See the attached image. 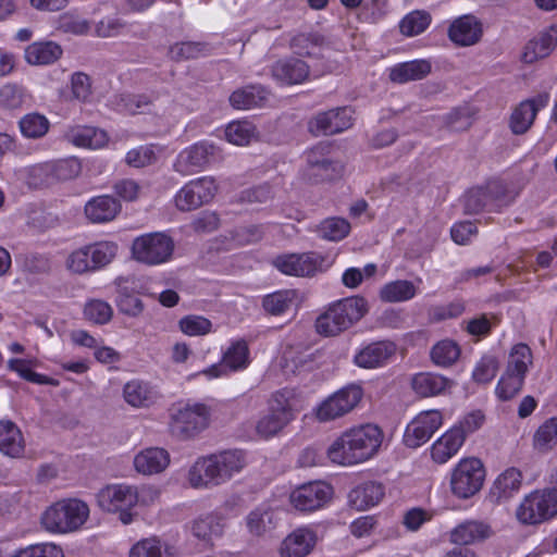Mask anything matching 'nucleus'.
Masks as SVG:
<instances>
[{
	"label": "nucleus",
	"instance_id": "f257e3e1",
	"mask_svg": "<svg viewBox=\"0 0 557 557\" xmlns=\"http://www.w3.org/2000/svg\"><path fill=\"white\" fill-rule=\"evenodd\" d=\"M382 432L373 424H366L344 432L327 449L334 463L352 466L370 459L382 444Z\"/></svg>",
	"mask_w": 557,
	"mask_h": 557
},
{
	"label": "nucleus",
	"instance_id": "f03ea898",
	"mask_svg": "<svg viewBox=\"0 0 557 557\" xmlns=\"http://www.w3.org/2000/svg\"><path fill=\"white\" fill-rule=\"evenodd\" d=\"M367 311V301L362 297L338 300L319 315L315 321L317 332L324 336H336L359 321Z\"/></svg>",
	"mask_w": 557,
	"mask_h": 557
},
{
	"label": "nucleus",
	"instance_id": "7ed1b4c3",
	"mask_svg": "<svg viewBox=\"0 0 557 557\" xmlns=\"http://www.w3.org/2000/svg\"><path fill=\"white\" fill-rule=\"evenodd\" d=\"M89 507L76 498L63 499L50 506L42 515L44 527L57 533L77 531L88 519Z\"/></svg>",
	"mask_w": 557,
	"mask_h": 557
},
{
	"label": "nucleus",
	"instance_id": "20e7f679",
	"mask_svg": "<svg viewBox=\"0 0 557 557\" xmlns=\"http://www.w3.org/2000/svg\"><path fill=\"white\" fill-rule=\"evenodd\" d=\"M557 516V487L537 490L524 497L517 518L524 524H539Z\"/></svg>",
	"mask_w": 557,
	"mask_h": 557
},
{
	"label": "nucleus",
	"instance_id": "39448f33",
	"mask_svg": "<svg viewBox=\"0 0 557 557\" xmlns=\"http://www.w3.org/2000/svg\"><path fill=\"white\" fill-rule=\"evenodd\" d=\"M210 408L200 403L186 404L171 417L170 431L178 440H189L206 430L210 422Z\"/></svg>",
	"mask_w": 557,
	"mask_h": 557
},
{
	"label": "nucleus",
	"instance_id": "423d86ee",
	"mask_svg": "<svg viewBox=\"0 0 557 557\" xmlns=\"http://www.w3.org/2000/svg\"><path fill=\"white\" fill-rule=\"evenodd\" d=\"M98 505L108 512H119L124 524L133 521L132 508L138 504L137 486L126 484L109 485L97 495Z\"/></svg>",
	"mask_w": 557,
	"mask_h": 557
},
{
	"label": "nucleus",
	"instance_id": "0eeeda50",
	"mask_svg": "<svg viewBox=\"0 0 557 557\" xmlns=\"http://www.w3.org/2000/svg\"><path fill=\"white\" fill-rule=\"evenodd\" d=\"M293 392L282 389L272 395L269 413L262 417L256 426L257 433L268 438L277 434L294 418L290 399Z\"/></svg>",
	"mask_w": 557,
	"mask_h": 557
},
{
	"label": "nucleus",
	"instance_id": "6e6552de",
	"mask_svg": "<svg viewBox=\"0 0 557 557\" xmlns=\"http://www.w3.org/2000/svg\"><path fill=\"white\" fill-rule=\"evenodd\" d=\"M174 250L171 237L163 233H150L137 237L132 245V253L138 262L156 265L166 262Z\"/></svg>",
	"mask_w": 557,
	"mask_h": 557
},
{
	"label": "nucleus",
	"instance_id": "1a4fd4ad",
	"mask_svg": "<svg viewBox=\"0 0 557 557\" xmlns=\"http://www.w3.org/2000/svg\"><path fill=\"white\" fill-rule=\"evenodd\" d=\"M484 478L482 462L476 458H466L453 471L451 491L459 498H469L481 490Z\"/></svg>",
	"mask_w": 557,
	"mask_h": 557
},
{
	"label": "nucleus",
	"instance_id": "9d476101",
	"mask_svg": "<svg viewBox=\"0 0 557 557\" xmlns=\"http://www.w3.org/2000/svg\"><path fill=\"white\" fill-rule=\"evenodd\" d=\"M362 388L351 384L329 396L317 408V418L321 422L335 420L350 412L362 398Z\"/></svg>",
	"mask_w": 557,
	"mask_h": 557
},
{
	"label": "nucleus",
	"instance_id": "9b49d317",
	"mask_svg": "<svg viewBox=\"0 0 557 557\" xmlns=\"http://www.w3.org/2000/svg\"><path fill=\"white\" fill-rule=\"evenodd\" d=\"M273 264L282 273L293 276H313L329 267L327 259L318 252L278 256Z\"/></svg>",
	"mask_w": 557,
	"mask_h": 557
},
{
	"label": "nucleus",
	"instance_id": "f8f14e48",
	"mask_svg": "<svg viewBox=\"0 0 557 557\" xmlns=\"http://www.w3.org/2000/svg\"><path fill=\"white\" fill-rule=\"evenodd\" d=\"M216 185L212 177L203 176L185 184L175 196V206L180 211L196 210L211 201L216 193Z\"/></svg>",
	"mask_w": 557,
	"mask_h": 557
},
{
	"label": "nucleus",
	"instance_id": "ddd939ff",
	"mask_svg": "<svg viewBox=\"0 0 557 557\" xmlns=\"http://www.w3.org/2000/svg\"><path fill=\"white\" fill-rule=\"evenodd\" d=\"M219 153V149L208 141L197 143L184 149L174 163L176 172L190 175L203 170Z\"/></svg>",
	"mask_w": 557,
	"mask_h": 557
},
{
	"label": "nucleus",
	"instance_id": "4468645a",
	"mask_svg": "<svg viewBox=\"0 0 557 557\" xmlns=\"http://www.w3.org/2000/svg\"><path fill=\"white\" fill-rule=\"evenodd\" d=\"M352 126V111L348 107L331 109L318 113L309 122V131L314 136H329L342 133Z\"/></svg>",
	"mask_w": 557,
	"mask_h": 557
},
{
	"label": "nucleus",
	"instance_id": "2eb2a0df",
	"mask_svg": "<svg viewBox=\"0 0 557 557\" xmlns=\"http://www.w3.org/2000/svg\"><path fill=\"white\" fill-rule=\"evenodd\" d=\"M442 423L443 417L438 410L422 411L407 426L405 444L411 448L421 446L432 437Z\"/></svg>",
	"mask_w": 557,
	"mask_h": 557
},
{
	"label": "nucleus",
	"instance_id": "dca6fc26",
	"mask_svg": "<svg viewBox=\"0 0 557 557\" xmlns=\"http://www.w3.org/2000/svg\"><path fill=\"white\" fill-rule=\"evenodd\" d=\"M332 496V487L324 482H309L295 488L290 503L300 511H313L324 506Z\"/></svg>",
	"mask_w": 557,
	"mask_h": 557
},
{
	"label": "nucleus",
	"instance_id": "f3484780",
	"mask_svg": "<svg viewBox=\"0 0 557 557\" xmlns=\"http://www.w3.org/2000/svg\"><path fill=\"white\" fill-rule=\"evenodd\" d=\"M549 102V94L542 92L522 101L513 110L510 117V128L517 135L524 134L533 124L537 112Z\"/></svg>",
	"mask_w": 557,
	"mask_h": 557
},
{
	"label": "nucleus",
	"instance_id": "a211bd4d",
	"mask_svg": "<svg viewBox=\"0 0 557 557\" xmlns=\"http://www.w3.org/2000/svg\"><path fill=\"white\" fill-rule=\"evenodd\" d=\"M249 363V349L245 341H237L224 352L222 362L213 364L205 374L211 377L224 375L228 371L245 369Z\"/></svg>",
	"mask_w": 557,
	"mask_h": 557
},
{
	"label": "nucleus",
	"instance_id": "6ab92c4d",
	"mask_svg": "<svg viewBox=\"0 0 557 557\" xmlns=\"http://www.w3.org/2000/svg\"><path fill=\"white\" fill-rule=\"evenodd\" d=\"M272 76L282 84L295 85L305 82L310 73L309 65L296 58L276 61L271 69Z\"/></svg>",
	"mask_w": 557,
	"mask_h": 557
},
{
	"label": "nucleus",
	"instance_id": "aec40b11",
	"mask_svg": "<svg viewBox=\"0 0 557 557\" xmlns=\"http://www.w3.org/2000/svg\"><path fill=\"white\" fill-rule=\"evenodd\" d=\"M556 47L557 26L553 25L525 45L521 60L527 64H532L540 59L548 57Z\"/></svg>",
	"mask_w": 557,
	"mask_h": 557
},
{
	"label": "nucleus",
	"instance_id": "412c9836",
	"mask_svg": "<svg viewBox=\"0 0 557 557\" xmlns=\"http://www.w3.org/2000/svg\"><path fill=\"white\" fill-rule=\"evenodd\" d=\"M396 352V346L388 341L375 342L355 356V363L364 369L382 367Z\"/></svg>",
	"mask_w": 557,
	"mask_h": 557
},
{
	"label": "nucleus",
	"instance_id": "4be33fe9",
	"mask_svg": "<svg viewBox=\"0 0 557 557\" xmlns=\"http://www.w3.org/2000/svg\"><path fill=\"white\" fill-rule=\"evenodd\" d=\"M448 36L459 46H472L482 36V25L473 15H463L451 23Z\"/></svg>",
	"mask_w": 557,
	"mask_h": 557
},
{
	"label": "nucleus",
	"instance_id": "5701e85b",
	"mask_svg": "<svg viewBox=\"0 0 557 557\" xmlns=\"http://www.w3.org/2000/svg\"><path fill=\"white\" fill-rule=\"evenodd\" d=\"M169 463V453L159 447L144 449L134 458V467L136 471L145 475L160 473L165 470Z\"/></svg>",
	"mask_w": 557,
	"mask_h": 557
},
{
	"label": "nucleus",
	"instance_id": "b1692460",
	"mask_svg": "<svg viewBox=\"0 0 557 557\" xmlns=\"http://www.w3.org/2000/svg\"><path fill=\"white\" fill-rule=\"evenodd\" d=\"M315 534L307 528H300L289 534L283 542L281 554L283 557H305L315 545Z\"/></svg>",
	"mask_w": 557,
	"mask_h": 557
},
{
	"label": "nucleus",
	"instance_id": "393cba45",
	"mask_svg": "<svg viewBox=\"0 0 557 557\" xmlns=\"http://www.w3.org/2000/svg\"><path fill=\"white\" fill-rule=\"evenodd\" d=\"M188 481L193 487H205L209 485H220L216 473V462L213 455L198 458L190 467Z\"/></svg>",
	"mask_w": 557,
	"mask_h": 557
},
{
	"label": "nucleus",
	"instance_id": "a878e982",
	"mask_svg": "<svg viewBox=\"0 0 557 557\" xmlns=\"http://www.w3.org/2000/svg\"><path fill=\"white\" fill-rule=\"evenodd\" d=\"M120 210V202L111 196L95 197L85 206V214L94 223L111 221Z\"/></svg>",
	"mask_w": 557,
	"mask_h": 557
},
{
	"label": "nucleus",
	"instance_id": "bb28decb",
	"mask_svg": "<svg viewBox=\"0 0 557 557\" xmlns=\"http://www.w3.org/2000/svg\"><path fill=\"white\" fill-rule=\"evenodd\" d=\"M125 401L133 407H149L153 405L158 398V392L148 383L140 380L127 382L123 388Z\"/></svg>",
	"mask_w": 557,
	"mask_h": 557
},
{
	"label": "nucleus",
	"instance_id": "cd10ccee",
	"mask_svg": "<svg viewBox=\"0 0 557 557\" xmlns=\"http://www.w3.org/2000/svg\"><path fill=\"white\" fill-rule=\"evenodd\" d=\"M431 63L426 60H413L399 63L389 70V79L396 84L420 81L431 73Z\"/></svg>",
	"mask_w": 557,
	"mask_h": 557
},
{
	"label": "nucleus",
	"instance_id": "c85d7f7f",
	"mask_svg": "<svg viewBox=\"0 0 557 557\" xmlns=\"http://www.w3.org/2000/svg\"><path fill=\"white\" fill-rule=\"evenodd\" d=\"M384 496V487L380 483L367 482L352 488L348 494L351 507L357 510H366L375 506Z\"/></svg>",
	"mask_w": 557,
	"mask_h": 557
},
{
	"label": "nucleus",
	"instance_id": "c756f323",
	"mask_svg": "<svg viewBox=\"0 0 557 557\" xmlns=\"http://www.w3.org/2000/svg\"><path fill=\"white\" fill-rule=\"evenodd\" d=\"M212 455L216 462V473L221 484L242 471L246 466L245 454L238 449Z\"/></svg>",
	"mask_w": 557,
	"mask_h": 557
},
{
	"label": "nucleus",
	"instance_id": "7c9ffc66",
	"mask_svg": "<svg viewBox=\"0 0 557 557\" xmlns=\"http://www.w3.org/2000/svg\"><path fill=\"white\" fill-rule=\"evenodd\" d=\"M61 55L62 48L52 41L33 42L25 49V60L32 65H48Z\"/></svg>",
	"mask_w": 557,
	"mask_h": 557
},
{
	"label": "nucleus",
	"instance_id": "2f4dec72",
	"mask_svg": "<svg viewBox=\"0 0 557 557\" xmlns=\"http://www.w3.org/2000/svg\"><path fill=\"white\" fill-rule=\"evenodd\" d=\"M268 95L269 92L262 86H246L232 92L230 103L235 109L248 110L263 106Z\"/></svg>",
	"mask_w": 557,
	"mask_h": 557
},
{
	"label": "nucleus",
	"instance_id": "473e14b6",
	"mask_svg": "<svg viewBox=\"0 0 557 557\" xmlns=\"http://www.w3.org/2000/svg\"><path fill=\"white\" fill-rule=\"evenodd\" d=\"M463 434L458 429H450L432 446V458L444 463L451 458L463 444Z\"/></svg>",
	"mask_w": 557,
	"mask_h": 557
},
{
	"label": "nucleus",
	"instance_id": "72a5a7b5",
	"mask_svg": "<svg viewBox=\"0 0 557 557\" xmlns=\"http://www.w3.org/2000/svg\"><path fill=\"white\" fill-rule=\"evenodd\" d=\"M69 141L78 147L100 148L108 141L104 131L91 126H75L66 132Z\"/></svg>",
	"mask_w": 557,
	"mask_h": 557
},
{
	"label": "nucleus",
	"instance_id": "f704fd0d",
	"mask_svg": "<svg viewBox=\"0 0 557 557\" xmlns=\"http://www.w3.org/2000/svg\"><path fill=\"white\" fill-rule=\"evenodd\" d=\"M0 451L18 457L24 451V440L20 429L11 421H0Z\"/></svg>",
	"mask_w": 557,
	"mask_h": 557
},
{
	"label": "nucleus",
	"instance_id": "c9c22d12",
	"mask_svg": "<svg viewBox=\"0 0 557 557\" xmlns=\"http://www.w3.org/2000/svg\"><path fill=\"white\" fill-rule=\"evenodd\" d=\"M449 385V381L434 373H418L412 377V389L421 397H431L442 394Z\"/></svg>",
	"mask_w": 557,
	"mask_h": 557
},
{
	"label": "nucleus",
	"instance_id": "e433bc0d",
	"mask_svg": "<svg viewBox=\"0 0 557 557\" xmlns=\"http://www.w3.org/2000/svg\"><path fill=\"white\" fill-rule=\"evenodd\" d=\"M490 535V528L478 521H467L459 524L451 532V542L458 545H469L482 541Z\"/></svg>",
	"mask_w": 557,
	"mask_h": 557
},
{
	"label": "nucleus",
	"instance_id": "4c0bfd02",
	"mask_svg": "<svg viewBox=\"0 0 557 557\" xmlns=\"http://www.w3.org/2000/svg\"><path fill=\"white\" fill-rule=\"evenodd\" d=\"M343 165L333 159H327L318 164L307 165L305 175L312 183L332 181L341 176Z\"/></svg>",
	"mask_w": 557,
	"mask_h": 557
},
{
	"label": "nucleus",
	"instance_id": "58836bf2",
	"mask_svg": "<svg viewBox=\"0 0 557 557\" xmlns=\"http://www.w3.org/2000/svg\"><path fill=\"white\" fill-rule=\"evenodd\" d=\"M522 474L516 468L504 471L495 481L492 493L497 499H508L521 486Z\"/></svg>",
	"mask_w": 557,
	"mask_h": 557
},
{
	"label": "nucleus",
	"instance_id": "ea45409f",
	"mask_svg": "<svg viewBox=\"0 0 557 557\" xmlns=\"http://www.w3.org/2000/svg\"><path fill=\"white\" fill-rule=\"evenodd\" d=\"M416 292L417 288L412 282L398 280L385 284L380 292V296L384 301L399 302L413 298Z\"/></svg>",
	"mask_w": 557,
	"mask_h": 557
},
{
	"label": "nucleus",
	"instance_id": "a19ab883",
	"mask_svg": "<svg viewBox=\"0 0 557 557\" xmlns=\"http://www.w3.org/2000/svg\"><path fill=\"white\" fill-rule=\"evenodd\" d=\"M18 127L24 137L37 139L48 133L50 123L45 115L34 112L25 114L18 121Z\"/></svg>",
	"mask_w": 557,
	"mask_h": 557
},
{
	"label": "nucleus",
	"instance_id": "79ce46f5",
	"mask_svg": "<svg viewBox=\"0 0 557 557\" xmlns=\"http://www.w3.org/2000/svg\"><path fill=\"white\" fill-rule=\"evenodd\" d=\"M325 38L318 33L298 34L290 40V48L301 57H317V49L323 47Z\"/></svg>",
	"mask_w": 557,
	"mask_h": 557
},
{
	"label": "nucleus",
	"instance_id": "37998d69",
	"mask_svg": "<svg viewBox=\"0 0 557 557\" xmlns=\"http://www.w3.org/2000/svg\"><path fill=\"white\" fill-rule=\"evenodd\" d=\"M256 137V127L248 121H234L225 128L226 140L237 146L248 145Z\"/></svg>",
	"mask_w": 557,
	"mask_h": 557
},
{
	"label": "nucleus",
	"instance_id": "c03bdc74",
	"mask_svg": "<svg viewBox=\"0 0 557 557\" xmlns=\"http://www.w3.org/2000/svg\"><path fill=\"white\" fill-rule=\"evenodd\" d=\"M223 533V523L216 516H208L195 521L193 525V534L206 542L210 543L214 539L220 537Z\"/></svg>",
	"mask_w": 557,
	"mask_h": 557
},
{
	"label": "nucleus",
	"instance_id": "a18cd8bd",
	"mask_svg": "<svg viewBox=\"0 0 557 557\" xmlns=\"http://www.w3.org/2000/svg\"><path fill=\"white\" fill-rule=\"evenodd\" d=\"M460 356V348L454 341L444 339L435 344L431 350L432 361L440 367L454 364Z\"/></svg>",
	"mask_w": 557,
	"mask_h": 557
},
{
	"label": "nucleus",
	"instance_id": "49530a36",
	"mask_svg": "<svg viewBox=\"0 0 557 557\" xmlns=\"http://www.w3.org/2000/svg\"><path fill=\"white\" fill-rule=\"evenodd\" d=\"M531 363L532 352L529 346L525 344H517L511 349L506 372L525 377Z\"/></svg>",
	"mask_w": 557,
	"mask_h": 557
},
{
	"label": "nucleus",
	"instance_id": "de8ad7c7",
	"mask_svg": "<svg viewBox=\"0 0 557 557\" xmlns=\"http://www.w3.org/2000/svg\"><path fill=\"white\" fill-rule=\"evenodd\" d=\"M557 444V417L546 420L534 433L533 445L542 453L550 450Z\"/></svg>",
	"mask_w": 557,
	"mask_h": 557
},
{
	"label": "nucleus",
	"instance_id": "09e8293b",
	"mask_svg": "<svg viewBox=\"0 0 557 557\" xmlns=\"http://www.w3.org/2000/svg\"><path fill=\"white\" fill-rule=\"evenodd\" d=\"M26 98L25 89L14 83H7L0 87V109L15 111L22 109Z\"/></svg>",
	"mask_w": 557,
	"mask_h": 557
},
{
	"label": "nucleus",
	"instance_id": "8fccbe9b",
	"mask_svg": "<svg viewBox=\"0 0 557 557\" xmlns=\"http://www.w3.org/2000/svg\"><path fill=\"white\" fill-rule=\"evenodd\" d=\"M349 222L342 218L325 219L318 226L320 237L332 242L342 240L349 234Z\"/></svg>",
	"mask_w": 557,
	"mask_h": 557
},
{
	"label": "nucleus",
	"instance_id": "3c124183",
	"mask_svg": "<svg viewBox=\"0 0 557 557\" xmlns=\"http://www.w3.org/2000/svg\"><path fill=\"white\" fill-rule=\"evenodd\" d=\"M153 99L145 94H121L116 96L115 104L132 114H141L149 111Z\"/></svg>",
	"mask_w": 557,
	"mask_h": 557
},
{
	"label": "nucleus",
	"instance_id": "603ef678",
	"mask_svg": "<svg viewBox=\"0 0 557 557\" xmlns=\"http://www.w3.org/2000/svg\"><path fill=\"white\" fill-rule=\"evenodd\" d=\"M9 368L12 371L17 372L21 377H23L24 380H26L28 382L39 384V385H53V386L58 385L57 380L33 371L30 369L29 361H27V360L11 359L9 361Z\"/></svg>",
	"mask_w": 557,
	"mask_h": 557
},
{
	"label": "nucleus",
	"instance_id": "864d4df0",
	"mask_svg": "<svg viewBox=\"0 0 557 557\" xmlns=\"http://www.w3.org/2000/svg\"><path fill=\"white\" fill-rule=\"evenodd\" d=\"M94 270L109 264L116 255L117 246L110 242H100L87 246Z\"/></svg>",
	"mask_w": 557,
	"mask_h": 557
},
{
	"label": "nucleus",
	"instance_id": "5fc2aeb1",
	"mask_svg": "<svg viewBox=\"0 0 557 557\" xmlns=\"http://www.w3.org/2000/svg\"><path fill=\"white\" fill-rule=\"evenodd\" d=\"M431 22L426 12L413 11L407 14L400 22V32L406 36H416L425 30Z\"/></svg>",
	"mask_w": 557,
	"mask_h": 557
},
{
	"label": "nucleus",
	"instance_id": "6e6d98bb",
	"mask_svg": "<svg viewBox=\"0 0 557 557\" xmlns=\"http://www.w3.org/2000/svg\"><path fill=\"white\" fill-rule=\"evenodd\" d=\"M473 112L470 107L462 106L454 108L443 120L446 127L460 132L468 129L472 124Z\"/></svg>",
	"mask_w": 557,
	"mask_h": 557
},
{
	"label": "nucleus",
	"instance_id": "4d7b16f0",
	"mask_svg": "<svg viewBox=\"0 0 557 557\" xmlns=\"http://www.w3.org/2000/svg\"><path fill=\"white\" fill-rule=\"evenodd\" d=\"M206 49L202 42L184 41L172 45L169 49L168 55L171 60L180 62L183 60L196 59Z\"/></svg>",
	"mask_w": 557,
	"mask_h": 557
},
{
	"label": "nucleus",
	"instance_id": "13d9d810",
	"mask_svg": "<svg viewBox=\"0 0 557 557\" xmlns=\"http://www.w3.org/2000/svg\"><path fill=\"white\" fill-rule=\"evenodd\" d=\"M523 383L524 377H521V375L505 372L496 386V395L500 400L507 401L521 391Z\"/></svg>",
	"mask_w": 557,
	"mask_h": 557
},
{
	"label": "nucleus",
	"instance_id": "bf43d9fd",
	"mask_svg": "<svg viewBox=\"0 0 557 557\" xmlns=\"http://www.w3.org/2000/svg\"><path fill=\"white\" fill-rule=\"evenodd\" d=\"M181 331L189 336H201L211 332L212 323L201 315H186L180 320Z\"/></svg>",
	"mask_w": 557,
	"mask_h": 557
},
{
	"label": "nucleus",
	"instance_id": "052dcab7",
	"mask_svg": "<svg viewBox=\"0 0 557 557\" xmlns=\"http://www.w3.org/2000/svg\"><path fill=\"white\" fill-rule=\"evenodd\" d=\"M84 314L87 320L96 324H106L111 320L113 310L106 301L91 300L86 304Z\"/></svg>",
	"mask_w": 557,
	"mask_h": 557
},
{
	"label": "nucleus",
	"instance_id": "680f3d73",
	"mask_svg": "<svg viewBox=\"0 0 557 557\" xmlns=\"http://www.w3.org/2000/svg\"><path fill=\"white\" fill-rule=\"evenodd\" d=\"M50 171L57 180L67 181L78 176L82 171V164L77 158H67L54 162Z\"/></svg>",
	"mask_w": 557,
	"mask_h": 557
},
{
	"label": "nucleus",
	"instance_id": "e2e57ef3",
	"mask_svg": "<svg viewBox=\"0 0 557 557\" xmlns=\"http://www.w3.org/2000/svg\"><path fill=\"white\" fill-rule=\"evenodd\" d=\"M465 213L476 214L482 210L490 208L487 202V194L484 187L471 188L466 193L462 199Z\"/></svg>",
	"mask_w": 557,
	"mask_h": 557
},
{
	"label": "nucleus",
	"instance_id": "0e129e2a",
	"mask_svg": "<svg viewBox=\"0 0 557 557\" xmlns=\"http://www.w3.org/2000/svg\"><path fill=\"white\" fill-rule=\"evenodd\" d=\"M290 304L292 295L287 290L267 295L262 301L264 310L272 315L282 314L289 308Z\"/></svg>",
	"mask_w": 557,
	"mask_h": 557
},
{
	"label": "nucleus",
	"instance_id": "69168bd1",
	"mask_svg": "<svg viewBox=\"0 0 557 557\" xmlns=\"http://www.w3.org/2000/svg\"><path fill=\"white\" fill-rule=\"evenodd\" d=\"M498 371V361L493 356H484L476 364L472 376L478 383H487L493 380Z\"/></svg>",
	"mask_w": 557,
	"mask_h": 557
},
{
	"label": "nucleus",
	"instance_id": "338daca9",
	"mask_svg": "<svg viewBox=\"0 0 557 557\" xmlns=\"http://www.w3.org/2000/svg\"><path fill=\"white\" fill-rule=\"evenodd\" d=\"M129 557H170L162 550L160 541L147 539L138 542L129 552Z\"/></svg>",
	"mask_w": 557,
	"mask_h": 557
},
{
	"label": "nucleus",
	"instance_id": "774afa93",
	"mask_svg": "<svg viewBox=\"0 0 557 557\" xmlns=\"http://www.w3.org/2000/svg\"><path fill=\"white\" fill-rule=\"evenodd\" d=\"M12 557H64V555L60 546L45 543L21 549Z\"/></svg>",
	"mask_w": 557,
	"mask_h": 557
}]
</instances>
